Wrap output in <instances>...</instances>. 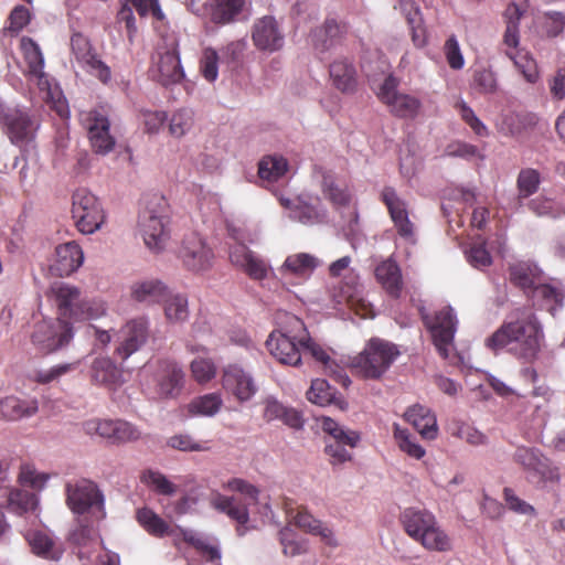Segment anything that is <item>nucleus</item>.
<instances>
[{
	"label": "nucleus",
	"instance_id": "f257e3e1",
	"mask_svg": "<svg viewBox=\"0 0 565 565\" xmlns=\"http://www.w3.org/2000/svg\"><path fill=\"white\" fill-rule=\"evenodd\" d=\"M544 344L543 326L537 316L526 308H516L509 313L484 341L486 348L494 354L507 352L526 363L539 358Z\"/></svg>",
	"mask_w": 565,
	"mask_h": 565
},
{
	"label": "nucleus",
	"instance_id": "f03ea898",
	"mask_svg": "<svg viewBox=\"0 0 565 565\" xmlns=\"http://www.w3.org/2000/svg\"><path fill=\"white\" fill-rule=\"evenodd\" d=\"M279 328L275 329L266 340V348L270 355L279 363L298 366L301 362L300 340L306 333L303 321L288 312L278 315Z\"/></svg>",
	"mask_w": 565,
	"mask_h": 565
},
{
	"label": "nucleus",
	"instance_id": "7ed1b4c3",
	"mask_svg": "<svg viewBox=\"0 0 565 565\" xmlns=\"http://www.w3.org/2000/svg\"><path fill=\"white\" fill-rule=\"evenodd\" d=\"M222 488L231 492H237L244 497V500H238L235 497L215 492L210 500L211 505L215 510L226 514L231 520L237 523L236 532L242 536L245 534V525L249 521L248 505L258 502L259 489L242 478H232L224 482Z\"/></svg>",
	"mask_w": 565,
	"mask_h": 565
},
{
	"label": "nucleus",
	"instance_id": "20e7f679",
	"mask_svg": "<svg viewBox=\"0 0 565 565\" xmlns=\"http://www.w3.org/2000/svg\"><path fill=\"white\" fill-rule=\"evenodd\" d=\"M56 305L60 320L85 321L105 313L103 303L83 296L79 288L65 282H54L47 292Z\"/></svg>",
	"mask_w": 565,
	"mask_h": 565
},
{
	"label": "nucleus",
	"instance_id": "39448f33",
	"mask_svg": "<svg viewBox=\"0 0 565 565\" xmlns=\"http://www.w3.org/2000/svg\"><path fill=\"white\" fill-rule=\"evenodd\" d=\"M398 355L395 344L373 338L361 353L352 358L350 367L353 374L364 380H380Z\"/></svg>",
	"mask_w": 565,
	"mask_h": 565
},
{
	"label": "nucleus",
	"instance_id": "423d86ee",
	"mask_svg": "<svg viewBox=\"0 0 565 565\" xmlns=\"http://www.w3.org/2000/svg\"><path fill=\"white\" fill-rule=\"evenodd\" d=\"M138 228L146 246L158 253L170 239L169 217L164 213L163 200L153 196L140 212Z\"/></svg>",
	"mask_w": 565,
	"mask_h": 565
},
{
	"label": "nucleus",
	"instance_id": "0eeeda50",
	"mask_svg": "<svg viewBox=\"0 0 565 565\" xmlns=\"http://www.w3.org/2000/svg\"><path fill=\"white\" fill-rule=\"evenodd\" d=\"M66 504L76 515H92L97 520L106 516L104 495L97 484L88 479H78L65 486Z\"/></svg>",
	"mask_w": 565,
	"mask_h": 565
},
{
	"label": "nucleus",
	"instance_id": "6e6552de",
	"mask_svg": "<svg viewBox=\"0 0 565 565\" xmlns=\"http://www.w3.org/2000/svg\"><path fill=\"white\" fill-rule=\"evenodd\" d=\"M422 320L430 332L433 343L443 359H448L457 330V317L450 306L431 313L422 311Z\"/></svg>",
	"mask_w": 565,
	"mask_h": 565
},
{
	"label": "nucleus",
	"instance_id": "1a4fd4ad",
	"mask_svg": "<svg viewBox=\"0 0 565 565\" xmlns=\"http://www.w3.org/2000/svg\"><path fill=\"white\" fill-rule=\"evenodd\" d=\"M72 216L77 230L83 234H93L98 231L104 221L105 213L98 199L87 189H77L72 196Z\"/></svg>",
	"mask_w": 565,
	"mask_h": 565
},
{
	"label": "nucleus",
	"instance_id": "9d476101",
	"mask_svg": "<svg viewBox=\"0 0 565 565\" xmlns=\"http://www.w3.org/2000/svg\"><path fill=\"white\" fill-rule=\"evenodd\" d=\"M513 461L527 473L529 479L537 483H557L561 479L558 468L535 448L518 447L513 454Z\"/></svg>",
	"mask_w": 565,
	"mask_h": 565
},
{
	"label": "nucleus",
	"instance_id": "9b49d317",
	"mask_svg": "<svg viewBox=\"0 0 565 565\" xmlns=\"http://www.w3.org/2000/svg\"><path fill=\"white\" fill-rule=\"evenodd\" d=\"M398 85L399 81L394 75H388L381 85L377 97L395 117L414 119L422 109V102L415 96L398 93Z\"/></svg>",
	"mask_w": 565,
	"mask_h": 565
},
{
	"label": "nucleus",
	"instance_id": "f8f14e48",
	"mask_svg": "<svg viewBox=\"0 0 565 565\" xmlns=\"http://www.w3.org/2000/svg\"><path fill=\"white\" fill-rule=\"evenodd\" d=\"M73 335L72 323L57 318L56 322H38L31 339L41 352L52 353L67 345Z\"/></svg>",
	"mask_w": 565,
	"mask_h": 565
},
{
	"label": "nucleus",
	"instance_id": "ddd939ff",
	"mask_svg": "<svg viewBox=\"0 0 565 565\" xmlns=\"http://www.w3.org/2000/svg\"><path fill=\"white\" fill-rule=\"evenodd\" d=\"M81 122L88 134V139L94 152L107 154L113 151L116 141L110 135L108 117L100 110L92 109L81 114Z\"/></svg>",
	"mask_w": 565,
	"mask_h": 565
},
{
	"label": "nucleus",
	"instance_id": "4468645a",
	"mask_svg": "<svg viewBox=\"0 0 565 565\" xmlns=\"http://www.w3.org/2000/svg\"><path fill=\"white\" fill-rule=\"evenodd\" d=\"M21 50L26 63L24 75L29 81L36 83L39 89L45 94L46 99H53L52 82L43 71L44 58L40 46L31 38L23 36L21 39Z\"/></svg>",
	"mask_w": 565,
	"mask_h": 565
},
{
	"label": "nucleus",
	"instance_id": "2eb2a0df",
	"mask_svg": "<svg viewBox=\"0 0 565 565\" xmlns=\"http://www.w3.org/2000/svg\"><path fill=\"white\" fill-rule=\"evenodd\" d=\"M149 338V321L145 317L129 320L119 331L114 354L122 362L139 351Z\"/></svg>",
	"mask_w": 565,
	"mask_h": 565
},
{
	"label": "nucleus",
	"instance_id": "dca6fc26",
	"mask_svg": "<svg viewBox=\"0 0 565 565\" xmlns=\"http://www.w3.org/2000/svg\"><path fill=\"white\" fill-rule=\"evenodd\" d=\"M71 50L76 61L100 82L110 81V68L98 57L90 41L79 32L71 36Z\"/></svg>",
	"mask_w": 565,
	"mask_h": 565
},
{
	"label": "nucleus",
	"instance_id": "f3484780",
	"mask_svg": "<svg viewBox=\"0 0 565 565\" xmlns=\"http://www.w3.org/2000/svg\"><path fill=\"white\" fill-rule=\"evenodd\" d=\"M153 380L159 397L175 398L183 388L184 372L175 361L162 359L156 363Z\"/></svg>",
	"mask_w": 565,
	"mask_h": 565
},
{
	"label": "nucleus",
	"instance_id": "a211bd4d",
	"mask_svg": "<svg viewBox=\"0 0 565 565\" xmlns=\"http://www.w3.org/2000/svg\"><path fill=\"white\" fill-rule=\"evenodd\" d=\"M349 33V24L335 17H327L323 23L310 32L309 40L319 53L341 45Z\"/></svg>",
	"mask_w": 565,
	"mask_h": 565
},
{
	"label": "nucleus",
	"instance_id": "6ab92c4d",
	"mask_svg": "<svg viewBox=\"0 0 565 565\" xmlns=\"http://www.w3.org/2000/svg\"><path fill=\"white\" fill-rule=\"evenodd\" d=\"M381 199L388 210L397 234L406 242L415 243V225L409 220L406 202L392 186H385L382 190Z\"/></svg>",
	"mask_w": 565,
	"mask_h": 565
},
{
	"label": "nucleus",
	"instance_id": "aec40b11",
	"mask_svg": "<svg viewBox=\"0 0 565 565\" xmlns=\"http://www.w3.org/2000/svg\"><path fill=\"white\" fill-rule=\"evenodd\" d=\"M331 297L335 306H345L361 318L374 317L373 306L363 297L355 279L341 281L338 287L333 288Z\"/></svg>",
	"mask_w": 565,
	"mask_h": 565
},
{
	"label": "nucleus",
	"instance_id": "412c9836",
	"mask_svg": "<svg viewBox=\"0 0 565 565\" xmlns=\"http://www.w3.org/2000/svg\"><path fill=\"white\" fill-rule=\"evenodd\" d=\"M222 385L239 402H246L256 393L252 376L238 364H227L223 369Z\"/></svg>",
	"mask_w": 565,
	"mask_h": 565
},
{
	"label": "nucleus",
	"instance_id": "4be33fe9",
	"mask_svg": "<svg viewBox=\"0 0 565 565\" xmlns=\"http://www.w3.org/2000/svg\"><path fill=\"white\" fill-rule=\"evenodd\" d=\"M151 77L162 86L180 83L184 72L180 63L179 53L175 49L158 52V61L150 70Z\"/></svg>",
	"mask_w": 565,
	"mask_h": 565
},
{
	"label": "nucleus",
	"instance_id": "5701e85b",
	"mask_svg": "<svg viewBox=\"0 0 565 565\" xmlns=\"http://www.w3.org/2000/svg\"><path fill=\"white\" fill-rule=\"evenodd\" d=\"M252 40L260 51L275 52L284 45V34L273 17L258 19L253 26Z\"/></svg>",
	"mask_w": 565,
	"mask_h": 565
},
{
	"label": "nucleus",
	"instance_id": "b1692460",
	"mask_svg": "<svg viewBox=\"0 0 565 565\" xmlns=\"http://www.w3.org/2000/svg\"><path fill=\"white\" fill-rule=\"evenodd\" d=\"M180 255L185 267L193 271L205 270L212 265V249L195 234L184 239Z\"/></svg>",
	"mask_w": 565,
	"mask_h": 565
},
{
	"label": "nucleus",
	"instance_id": "393cba45",
	"mask_svg": "<svg viewBox=\"0 0 565 565\" xmlns=\"http://www.w3.org/2000/svg\"><path fill=\"white\" fill-rule=\"evenodd\" d=\"M320 265L321 260L312 254L295 253L286 257L278 270L281 277L300 282L309 279Z\"/></svg>",
	"mask_w": 565,
	"mask_h": 565
},
{
	"label": "nucleus",
	"instance_id": "a878e982",
	"mask_svg": "<svg viewBox=\"0 0 565 565\" xmlns=\"http://www.w3.org/2000/svg\"><path fill=\"white\" fill-rule=\"evenodd\" d=\"M230 259L252 279L262 280L267 277V263L244 244H236L231 248Z\"/></svg>",
	"mask_w": 565,
	"mask_h": 565
},
{
	"label": "nucleus",
	"instance_id": "bb28decb",
	"mask_svg": "<svg viewBox=\"0 0 565 565\" xmlns=\"http://www.w3.org/2000/svg\"><path fill=\"white\" fill-rule=\"evenodd\" d=\"M84 262V253L75 242H67L55 248V259L51 265V271L60 277L70 276L76 271Z\"/></svg>",
	"mask_w": 565,
	"mask_h": 565
},
{
	"label": "nucleus",
	"instance_id": "cd10ccee",
	"mask_svg": "<svg viewBox=\"0 0 565 565\" xmlns=\"http://www.w3.org/2000/svg\"><path fill=\"white\" fill-rule=\"evenodd\" d=\"M436 516L430 511L417 508H407L399 516L403 530L417 543L436 524Z\"/></svg>",
	"mask_w": 565,
	"mask_h": 565
},
{
	"label": "nucleus",
	"instance_id": "c85d7f7f",
	"mask_svg": "<svg viewBox=\"0 0 565 565\" xmlns=\"http://www.w3.org/2000/svg\"><path fill=\"white\" fill-rule=\"evenodd\" d=\"M136 519L148 534L154 537L172 536L173 545L179 547L180 526L171 527L167 521L147 507L137 510Z\"/></svg>",
	"mask_w": 565,
	"mask_h": 565
},
{
	"label": "nucleus",
	"instance_id": "c756f323",
	"mask_svg": "<svg viewBox=\"0 0 565 565\" xmlns=\"http://www.w3.org/2000/svg\"><path fill=\"white\" fill-rule=\"evenodd\" d=\"M300 347L305 352L323 365V370L327 374L332 376L342 386L348 387L351 384V380L345 374L344 370L335 363L328 352L317 342H315L306 331L303 339L300 340Z\"/></svg>",
	"mask_w": 565,
	"mask_h": 565
},
{
	"label": "nucleus",
	"instance_id": "7c9ffc66",
	"mask_svg": "<svg viewBox=\"0 0 565 565\" xmlns=\"http://www.w3.org/2000/svg\"><path fill=\"white\" fill-rule=\"evenodd\" d=\"M6 127L11 142L21 147L34 139L38 122L29 114L15 111L6 117Z\"/></svg>",
	"mask_w": 565,
	"mask_h": 565
},
{
	"label": "nucleus",
	"instance_id": "2f4dec72",
	"mask_svg": "<svg viewBox=\"0 0 565 565\" xmlns=\"http://www.w3.org/2000/svg\"><path fill=\"white\" fill-rule=\"evenodd\" d=\"M510 281L518 288L529 294L544 280L542 269L533 262L520 260L509 266Z\"/></svg>",
	"mask_w": 565,
	"mask_h": 565
},
{
	"label": "nucleus",
	"instance_id": "473e14b6",
	"mask_svg": "<svg viewBox=\"0 0 565 565\" xmlns=\"http://www.w3.org/2000/svg\"><path fill=\"white\" fill-rule=\"evenodd\" d=\"M93 384L115 388L122 383V371L108 356L94 359L89 370Z\"/></svg>",
	"mask_w": 565,
	"mask_h": 565
},
{
	"label": "nucleus",
	"instance_id": "72a5a7b5",
	"mask_svg": "<svg viewBox=\"0 0 565 565\" xmlns=\"http://www.w3.org/2000/svg\"><path fill=\"white\" fill-rule=\"evenodd\" d=\"M404 418L424 439L433 440L438 435V426L435 414L424 405H413L407 408Z\"/></svg>",
	"mask_w": 565,
	"mask_h": 565
},
{
	"label": "nucleus",
	"instance_id": "f704fd0d",
	"mask_svg": "<svg viewBox=\"0 0 565 565\" xmlns=\"http://www.w3.org/2000/svg\"><path fill=\"white\" fill-rule=\"evenodd\" d=\"M330 79L334 88L343 94H353L358 87V72L348 58H338L329 66Z\"/></svg>",
	"mask_w": 565,
	"mask_h": 565
},
{
	"label": "nucleus",
	"instance_id": "c9c22d12",
	"mask_svg": "<svg viewBox=\"0 0 565 565\" xmlns=\"http://www.w3.org/2000/svg\"><path fill=\"white\" fill-rule=\"evenodd\" d=\"M291 518L298 529L311 535L319 536L320 540L329 546H338L333 531L322 521L309 513L305 507H299L296 514Z\"/></svg>",
	"mask_w": 565,
	"mask_h": 565
},
{
	"label": "nucleus",
	"instance_id": "e433bc0d",
	"mask_svg": "<svg viewBox=\"0 0 565 565\" xmlns=\"http://www.w3.org/2000/svg\"><path fill=\"white\" fill-rule=\"evenodd\" d=\"M527 9L526 0H515L508 4L503 12L505 31L503 34V45L508 49H518L520 44V20Z\"/></svg>",
	"mask_w": 565,
	"mask_h": 565
},
{
	"label": "nucleus",
	"instance_id": "4c0bfd02",
	"mask_svg": "<svg viewBox=\"0 0 565 565\" xmlns=\"http://www.w3.org/2000/svg\"><path fill=\"white\" fill-rule=\"evenodd\" d=\"M168 290L159 279L138 280L130 286V297L136 302L149 306L160 303L168 296Z\"/></svg>",
	"mask_w": 565,
	"mask_h": 565
},
{
	"label": "nucleus",
	"instance_id": "58836bf2",
	"mask_svg": "<svg viewBox=\"0 0 565 565\" xmlns=\"http://www.w3.org/2000/svg\"><path fill=\"white\" fill-rule=\"evenodd\" d=\"M375 277L391 297L395 299L401 297L404 284L401 268L394 259L387 258L381 262L375 268Z\"/></svg>",
	"mask_w": 565,
	"mask_h": 565
},
{
	"label": "nucleus",
	"instance_id": "ea45409f",
	"mask_svg": "<svg viewBox=\"0 0 565 565\" xmlns=\"http://www.w3.org/2000/svg\"><path fill=\"white\" fill-rule=\"evenodd\" d=\"M32 552L43 558L57 561L63 554V548L56 544L53 537L40 530L28 531L24 535Z\"/></svg>",
	"mask_w": 565,
	"mask_h": 565
},
{
	"label": "nucleus",
	"instance_id": "a19ab883",
	"mask_svg": "<svg viewBox=\"0 0 565 565\" xmlns=\"http://www.w3.org/2000/svg\"><path fill=\"white\" fill-rule=\"evenodd\" d=\"M264 418L267 422L281 420L292 429H301L305 423L300 412L296 408L285 406L274 398H268L265 402Z\"/></svg>",
	"mask_w": 565,
	"mask_h": 565
},
{
	"label": "nucleus",
	"instance_id": "79ce46f5",
	"mask_svg": "<svg viewBox=\"0 0 565 565\" xmlns=\"http://www.w3.org/2000/svg\"><path fill=\"white\" fill-rule=\"evenodd\" d=\"M92 515H77L76 525L68 534V542L78 547H87L98 537V523Z\"/></svg>",
	"mask_w": 565,
	"mask_h": 565
},
{
	"label": "nucleus",
	"instance_id": "37998d69",
	"mask_svg": "<svg viewBox=\"0 0 565 565\" xmlns=\"http://www.w3.org/2000/svg\"><path fill=\"white\" fill-rule=\"evenodd\" d=\"M39 409L36 399H21L15 396H7L0 399V419L18 420L31 417Z\"/></svg>",
	"mask_w": 565,
	"mask_h": 565
},
{
	"label": "nucleus",
	"instance_id": "c03bdc74",
	"mask_svg": "<svg viewBox=\"0 0 565 565\" xmlns=\"http://www.w3.org/2000/svg\"><path fill=\"white\" fill-rule=\"evenodd\" d=\"M6 508L9 512L23 516L28 513L36 514L39 498L35 493L19 488L8 490Z\"/></svg>",
	"mask_w": 565,
	"mask_h": 565
},
{
	"label": "nucleus",
	"instance_id": "a18cd8bd",
	"mask_svg": "<svg viewBox=\"0 0 565 565\" xmlns=\"http://www.w3.org/2000/svg\"><path fill=\"white\" fill-rule=\"evenodd\" d=\"M307 398L312 404L319 406H328L334 404L344 409L347 403L341 396L337 395V391L332 388L323 379L312 380L311 386L307 392Z\"/></svg>",
	"mask_w": 565,
	"mask_h": 565
},
{
	"label": "nucleus",
	"instance_id": "49530a36",
	"mask_svg": "<svg viewBox=\"0 0 565 565\" xmlns=\"http://www.w3.org/2000/svg\"><path fill=\"white\" fill-rule=\"evenodd\" d=\"M514 50L505 47L507 56L513 61L515 68L527 83L535 84L540 79L536 61L529 52L524 50L514 52Z\"/></svg>",
	"mask_w": 565,
	"mask_h": 565
},
{
	"label": "nucleus",
	"instance_id": "de8ad7c7",
	"mask_svg": "<svg viewBox=\"0 0 565 565\" xmlns=\"http://www.w3.org/2000/svg\"><path fill=\"white\" fill-rule=\"evenodd\" d=\"M533 299L540 302L542 308L554 315L557 307H562L564 292L559 287L540 281L531 291Z\"/></svg>",
	"mask_w": 565,
	"mask_h": 565
},
{
	"label": "nucleus",
	"instance_id": "09e8293b",
	"mask_svg": "<svg viewBox=\"0 0 565 565\" xmlns=\"http://www.w3.org/2000/svg\"><path fill=\"white\" fill-rule=\"evenodd\" d=\"M321 428L328 435L326 443H344L349 444V449H353L360 441L358 431L345 429L330 417L321 418Z\"/></svg>",
	"mask_w": 565,
	"mask_h": 565
},
{
	"label": "nucleus",
	"instance_id": "8fccbe9b",
	"mask_svg": "<svg viewBox=\"0 0 565 565\" xmlns=\"http://www.w3.org/2000/svg\"><path fill=\"white\" fill-rule=\"evenodd\" d=\"M163 302L164 317L170 323H182L189 318L188 297L182 294H170L161 301Z\"/></svg>",
	"mask_w": 565,
	"mask_h": 565
},
{
	"label": "nucleus",
	"instance_id": "3c124183",
	"mask_svg": "<svg viewBox=\"0 0 565 565\" xmlns=\"http://www.w3.org/2000/svg\"><path fill=\"white\" fill-rule=\"evenodd\" d=\"M428 552L446 553L452 550V540L438 521L418 542Z\"/></svg>",
	"mask_w": 565,
	"mask_h": 565
},
{
	"label": "nucleus",
	"instance_id": "603ef678",
	"mask_svg": "<svg viewBox=\"0 0 565 565\" xmlns=\"http://www.w3.org/2000/svg\"><path fill=\"white\" fill-rule=\"evenodd\" d=\"M181 541L193 546L207 562L216 563L221 559V552L216 544H210L204 537L192 530L180 529Z\"/></svg>",
	"mask_w": 565,
	"mask_h": 565
},
{
	"label": "nucleus",
	"instance_id": "864d4df0",
	"mask_svg": "<svg viewBox=\"0 0 565 565\" xmlns=\"http://www.w3.org/2000/svg\"><path fill=\"white\" fill-rule=\"evenodd\" d=\"M79 366L81 360L55 364L50 369L35 371L32 381L42 385L58 382L62 377L75 372Z\"/></svg>",
	"mask_w": 565,
	"mask_h": 565
},
{
	"label": "nucleus",
	"instance_id": "5fc2aeb1",
	"mask_svg": "<svg viewBox=\"0 0 565 565\" xmlns=\"http://www.w3.org/2000/svg\"><path fill=\"white\" fill-rule=\"evenodd\" d=\"M287 170L288 162L281 156H267L258 163V175L262 180L277 181Z\"/></svg>",
	"mask_w": 565,
	"mask_h": 565
},
{
	"label": "nucleus",
	"instance_id": "6e6d98bb",
	"mask_svg": "<svg viewBox=\"0 0 565 565\" xmlns=\"http://www.w3.org/2000/svg\"><path fill=\"white\" fill-rule=\"evenodd\" d=\"M244 6V0H211L212 20L215 23H228Z\"/></svg>",
	"mask_w": 565,
	"mask_h": 565
},
{
	"label": "nucleus",
	"instance_id": "4d7b16f0",
	"mask_svg": "<svg viewBox=\"0 0 565 565\" xmlns=\"http://www.w3.org/2000/svg\"><path fill=\"white\" fill-rule=\"evenodd\" d=\"M541 184V173L533 168H525L519 172L516 179L518 196L527 199L537 192Z\"/></svg>",
	"mask_w": 565,
	"mask_h": 565
},
{
	"label": "nucleus",
	"instance_id": "13d9d810",
	"mask_svg": "<svg viewBox=\"0 0 565 565\" xmlns=\"http://www.w3.org/2000/svg\"><path fill=\"white\" fill-rule=\"evenodd\" d=\"M221 406L222 398L220 395L211 393L191 401L188 409L192 415L213 416L220 411Z\"/></svg>",
	"mask_w": 565,
	"mask_h": 565
},
{
	"label": "nucleus",
	"instance_id": "bf43d9fd",
	"mask_svg": "<svg viewBox=\"0 0 565 565\" xmlns=\"http://www.w3.org/2000/svg\"><path fill=\"white\" fill-rule=\"evenodd\" d=\"M140 479L142 483L159 494L172 495L177 491V486L159 471L151 469L146 470L142 472Z\"/></svg>",
	"mask_w": 565,
	"mask_h": 565
},
{
	"label": "nucleus",
	"instance_id": "052dcab7",
	"mask_svg": "<svg viewBox=\"0 0 565 565\" xmlns=\"http://www.w3.org/2000/svg\"><path fill=\"white\" fill-rule=\"evenodd\" d=\"M279 540L282 552L287 556L306 554L309 550L308 540L298 537L292 530L285 527L279 532Z\"/></svg>",
	"mask_w": 565,
	"mask_h": 565
},
{
	"label": "nucleus",
	"instance_id": "680f3d73",
	"mask_svg": "<svg viewBox=\"0 0 565 565\" xmlns=\"http://www.w3.org/2000/svg\"><path fill=\"white\" fill-rule=\"evenodd\" d=\"M50 479V475L36 471L31 463H22L18 475V482L34 490H42Z\"/></svg>",
	"mask_w": 565,
	"mask_h": 565
},
{
	"label": "nucleus",
	"instance_id": "e2e57ef3",
	"mask_svg": "<svg viewBox=\"0 0 565 565\" xmlns=\"http://www.w3.org/2000/svg\"><path fill=\"white\" fill-rule=\"evenodd\" d=\"M191 375L200 384H205L216 375V365L210 358L198 356L190 364Z\"/></svg>",
	"mask_w": 565,
	"mask_h": 565
},
{
	"label": "nucleus",
	"instance_id": "0e129e2a",
	"mask_svg": "<svg viewBox=\"0 0 565 565\" xmlns=\"http://www.w3.org/2000/svg\"><path fill=\"white\" fill-rule=\"evenodd\" d=\"M394 438L396 439L399 449L406 452L409 457L422 459L425 456V449L412 439L407 429H403L398 425H394Z\"/></svg>",
	"mask_w": 565,
	"mask_h": 565
},
{
	"label": "nucleus",
	"instance_id": "69168bd1",
	"mask_svg": "<svg viewBox=\"0 0 565 565\" xmlns=\"http://www.w3.org/2000/svg\"><path fill=\"white\" fill-rule=\"evenodd\" d=\"M114 434L111 436V444H125L136 441L140 438L141 433L134 424L116 419L114 420Z\"/></svg>",
	"mask_w": 565,
	"mask_h": 565
},
{
	"label": "nucleus",
	"instance_id": "338daca9",
	"mask_svg": "<svg viewBox=\"0 0 565 565\" xmlns=\"http://www.w3.org/2000/svg\"><path fill=\"white\" fill-rule=\"evenodd\" d=\"M193 125V115L191 110L179 109L173 113L169 122V132L175 138L183 137Z\"/></svg>",
	"mask_w": 565,
	"mask_h": 565
},
{
	"label": "nucleus",
	"instance_id": "774afa93",
	"mask_svg": "<svg viewBox=\"0 0 565 565\" xmlns=\"http://www.w3.org/2000/svg\"><path fill=\"white\" fill-rule=\"evenodd\" d=\"M322 192L334 205H347L350 202L348 189L339 186L330 175L323 177Z\"/></svg>",
	"mask_w": 565,
	"mask_h": 565
}]
</instances>
